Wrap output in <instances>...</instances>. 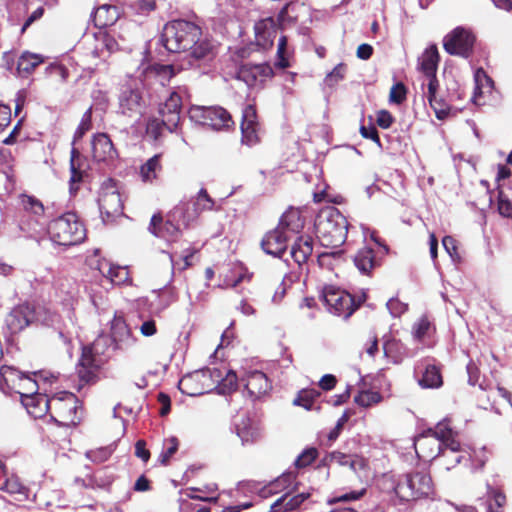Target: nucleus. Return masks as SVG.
<instances>
[{
  "mask_svg": "<svg viewBox=\"0 0 512 512\" xmlns=\"http://www.w3.org/2000/svg\"><path fill=\"white\" fill-rule=\"evenodd\" d=\"M111 333L115 341H123L129 337V328L122 317H114L111 322Z\"/></svg>",
  "mask_w": 512,
  "mask_h": 512,
  "instance_id": "43",
  "label": "nucleus"
},
{
  "mask_svg": "<svg viewBox=\"0 0 512 512\" xmlns=\"http://www.w3.org/2000/svg\"><path fill=\"white\" fill-rule=\"evenodd\" d=\"M315 228L319 241L325 247H339L345 242L347 220L334 207H326L319 212Z\"/></svg>",
  "mask_w": 512,
  "mask_h": 512,
  "instance_id": "2",
  "label": "nucleus"
},
{
  "mask_svg": "<svg viewBox=\"0 0 512 512\" xmlns=\"http://www.w3.org/2000/svg\"><path fill=\"white\" fill-rule=\"evenodd\" d=\"M498 211L502 216L512 218V203L502 192L499 193L498 197Z\"/></svg>",
  "mask_w": 512,
  "mask_h": 512,
  "instance_id": "53",
  "label": "nucleus"
},
{
  "mask_svg": "<svg viewBox=\"0 0 512 512\" xmlns=\"http://www.w3.org/2000/svg\"><path fill=\"white\" fill-rule=\"evenodd\" d=\"M51 239L60 245H75L85 238V229L74 213H66L49 226Z\"/></svg>",
  "mask_w": 512,
  "mask_h": 512,
  "instance_id": "5",
  "label": "nucleus"
},
{
  "mask_svg": "<svg viewBox=\"0 0 512 512\" xmlns=\"http://www.w3.org/2000/svg\"><path fill=\"white\" fill-rule=\"evenodd\" d=\"M95 359L93 355V351L91 347H84L82 350V355L79 361L80 369L78 371L79 376L85 380L89 381L92 377L93 371L92 369L95 367Z\"/></svg>",
  "mask_w": 512,
  "mask_h": 512,
  "instance_id": "35",
  "label": "nucleus"
},
{
  "mask_svg": "<svg viewBox=\"0 0 512 512\" xmlns=\"http://www.w3.org/2000/svg\"><path fill=\"white\" fill-rule=\"evenodd\" d=\"M165 124L162 121L153 119L147 124V134L154 140H157L161 134L162 128Z\"/></svg>",
  "mask_w": 512,
  "mask_h": 512,
  "instance_id": "55",
  "label": "nucleus"
},
{
  "mask_svg": "<svg viewBox=\"0 0 512 512\" xmlns=\"http://www.w3.org/2000/svg\"><path fill=\"white\" fill-rule=\"evenodd\" d=\"M44 60L41 54L25 51L18 59L17 72L21 76H27L31 74L37 66L43 63Z\"/></svg>",
  "mask_w": 512,
  "mask_h": 512,
  "instance_id": "32",
  "label": "nucleus"
},
{
  "mask_svg": "<svg viewBox=\"0 0 512 512\" xmlns=\"http://www.w3.org/2000/svg\"><path fill=\"white\" fill-rule=\"evenodd\" d=\"M317 396L318 393L314 390H303L294 399L293 404L310 410L313 408V402Z\"/></svg>",
  "mask_w": 512,
  "mask_h": 512,
  "instance_id": "46",
  "label": "nucleus"
},
{
  "mask_svg": "<svg viewBox=\"0 0 512 512\" xmlns=\"http://www.w3.org/2000/svg\"><path fill=\"white\" fill-rule=\"evenodd\" d=\"M34 376L39 383V389L42 388L44 392H47L46 385L52 384L56 380V376L47 371H40L35 373Z\"/></svg>",
  "mask_w": 512,
  "mask_h": 512,
  "instance_id": "54",
  "label": "nucleus"
},
{
  "mask_svg": "<svg viewBox=\"0 0 512 512\" xmlns=\"http://www.w3.org/2000/svg\"><path fill=\"white\" fill-rule=\"evenodd\" d=\"M355 264L361 272H368L374 266L373 252L369 248H364L358 252L355 257Z\"/></svg>",
  "mask_w": 512,
  "mask_h": 512,
  "instance_id": "42",
  "label": "nucleus"
},
{
  "mask_svg": "<svg viewBox=\"0 0 512 512\" xmlns=\"http://www.w3.org/2000/svg\"><path fill=\"white\" fill-rule=\"evenodd\" d=\"M80 409L79 401L72 393L61 392L51 398V415L63 425L76 424L80 420Z\"/></svg>",
  "mask_w": 512,
  "mask_h": 512,
  "instance_id": "7",
  "label": "nucleus"
},
{
  "mask_svg": "<svg viewBox=\"0 0 512 512\" xmlns=\"http://www.w3.org/2000/svg\"><path fill=\"white\" fill-rule=\"evenodd\" d=\"M95 47L92 51L95 57H103L105 52L111 54L119 50L120 46L115 36L107 32L94 35Z\"/></svg>",
  "mask_w": 512,
  "mask_h": 512,
  "instance_id": "26",
  "label": "nucleus"
},
{
  "mask_svg": "<svg viewBox=\"0 0 512 512\" xmlns=\"http://www.w3.org/2000/svg\"><path fill=\"white\" fill-rule=\"evenodd\" d=\"M139 329L144 337H151L157 333L156 322L152 319L144 321Z\"/></svg>",
  "mask_w": 512,
  "mask_h": 512,
  "instance_id": "60",
  "label": "nucleus"
},
{
  "mask_svg": "<svg viewBox=\"0 0 512 512\" xmlns=\"http://www.w3.org/2000/svg\"><path fill=\"white\" fill-rule=\"evenodd\" d=\"M288 238L289 235L277 227L264 236L261 245L267 254L279 257L286 250Z\"/></svg>",
  "mask_w": 512,
  "mask_h": 512,
  "instance_id": "19",
  "label": "nucleus"
},
{
  "mask_svg": "<svg viewBox=\"0 0 512 512\" xmlns=\"http://www.w3.org/2000/svg\"><path fill=\"white\" fill-rule=\"evenodd\" d=\"M1 490L14 496L17 501H24L28 498L27 489L18 478H9L1 486Z\"/></svg>",
  "mask_w": 512,
  "mask_h": 512,
  "instance_id": "37",
  "label": "nucleus"
},
{
  "mask_svg": "<svg viewBox=\"0 0 512 512\" xmlns=\"http://www.w3.org/2000/svg\"><path fill=\"white\" fill-rule=\"evenodd\" d=\"M214 371H219L221 373V377L219 379V382L216 383L215 387H218L219 391L221 393H227L230 391H233L237 387V376L235 372L227 370L224 368L221 369H215Z\"/></svg>",
  "mask_w": 512,
  "mask_h": 512,
  "instance_id": "38",
  "label": "nucleus"
},
{
  "mask_svg": "<svg viewBox=\"0 0 512 512\" xmlns=\"http://www.w3.org/2000/svg\"><path fill=\"white\" fill-rule=\"evenodd\" d=\"M236 433L242 444L253 443L261 437L259 424L250 418H243L239 421L236 425Z\"/></svg>",
  "mask_w": 512,
  "mask_h": 512,
  "instance_id": "25",
  "label": "nucleus"
},
{
  "mask_svg": "<svg viewBox=\"0 0 512 512\" xmlns=\"http://www.w3.org/2000/svg\"><path fill=\"white\" fill-rule=\"evenodd\" d=\"M201 36V30L191 22L177 20L169 22L163 29L162 39L170 52L187 51Z\"/></svg>",
  "mask_w": 512,
  "mask_h": 512,
  "instance_id": "4",
  "label": "nucleus"
},
{
  "mask_svg": "<svg viewBox=\"0 0 512 512\" xmlns=\"http://www.w3.org/2000/svg\"><path fill=\"white\" fill-rule=\"evenodd\" d=\"M383 488H391L395 496L401 501H412L428 497L433 492L431 477L427 473L418 471L404 474L398 479L385 477Z\"/></svg>",
  "mask_w": 512,
  "mask_h": 512,
  "instance_id": "1",
  "label": "nucleus"
},
{
  "mask_svg": "<svg viewBox=\"0 0 512 512\" xmlns=\"http://www.w3.org/2000/svg\"><path fill=\"white\" fill-rule=\"evenodd\" d=\"M182 100L178 93L172 92L169 97L160 105L159 113L163 118V123L168 130L176 129L180 121V112Z\"/></svg>",
  "mask_w": 512,
  "mask_h": 512,
  "instance_id": "17",
  "label": "nucleus"
},
{
  "mask_svg": "<svg viewBox=\"0 0 512 512\" xmlns=\"http://www.w3.org/2000/svg\"><path fill=\"white\" fill-rule=\"evenodd\" d=\"M256 42L259 46L266 49L271 47L276 37L277 30L274 27L272 19H265L255 25Z\"/></svg>",
  "mask_w": 512,
  "mask_h": 512,
  "instance_id": "27",
  "label": "nucleus"
},
{
  "mask_svg": "<svg viewBox=\"0 0 512 512\" xmlns=\"http://www.w3.org/2000/svg\"><path fill=\"white\" fill-rule=\"evenodd\" d=\"M317 457V451L314 448H309L303 451L295 461L297 467H306L311 464Z\"/></svg>",
  "mask_w": 512,
  "mask_h": 512,
  "instance_id": "49",
  "label": "nucleus"
},
{
  "mask_svg": "<svg viewBox=\"0 0 512 512\" xmlns=\"http://www.w3.org/2000/svg\"><path fill=\"white\" fill-rule=\"evenodd\" d=\"M309 493H299L296 495L285 494L279 498L272 506L270 512H288L299 507L308 497Z\"/></svg>",
  "mask_w": 512,
  "mask_h": 512,
  "instance_id": "29",
  "label": "nucleus"
},
{
  "mask_svg": "<svg viewBox=\"0 0 512 512\" xmlns=\"http://www.w3.org/2000/svg\"><path fill=\"white\" fill-rule=\"evenodd\" d=\"M245 388L253 397H261L265 395L271 388L266 375L260 371H251L247 373L243 379Z\"/></svg>",
  "mask_w": 512,
  "mask_h": 512,
  "instance_id": "22",
  "label": "nucleus"
},
{
  "mask_svg": "<svg viewBox=\"0 0 512 512\" xmlns=\"http://www.w3.org/2000/svg\"><path fill=\"white\" fill-rule=\"evenodd\" d=\"M419 383L424 388L440 387L442 385V377L439 370L434 366L427 367Z\"/></svg>",
  "mask_w": 512,
  "mask_h": 512,
  "instance_id": "41",
  "label": "nucleus"
},
{
  "mask_svg": "<svg viewBox=\"0 0 512 512\" xmlns=\"http://www.w3.org/2000/svg\"><path fill=\"white\" fill-rule=\"evenodd\" d=\"M304 226V220L298 209L290 208L282 216L279 228H282L286 234L299 233Z\"/></svg>",
  "mask_w": 512,
  "mask_h": 512,
  "instance_id": "28",
  "label": "nucleus"
},
{
  "mask_svg": "<svg viewBox=\"0 0 512 512\" xmlns=\"http://www.w3.org/2000/svg\"><path fill=\"white\" fill-rule=\"evenodd\" d=\"M91 127V116L90 113L87 112L82 117V120L75 132V136L81 138Z\"/></svg>",
  "mask_w": 512,
  "mask_h": 512,
  "instance_id": "62",
  "label": "nucleus"
},
{
  "mask_svg": "<svg viewBox=\"0 0 512 512\" xmlns=\"http://www.w3.org/2000/svg\"><path fill=\"white\" fill-rule=\"evenodd\" d=\"M444 446V453L460 452V443L446 423H439L435 430L428 434L418 437L415 441V449L419 456L425 459L435 458Z\"/></svg>",
  "mask_w": 512,
  "mask_h": 512,
  "instance_id": "3",
  "label": "nucleus"
},
{
  "mask_svg": "<svg viewBox=\"0 0 512 512\" xmlns=\"http://www.w3.org/2000/svg\"><path fill=\"white\" fill-rule=\"evenodd\" d=\"M312 250V239L308 236H301L293 244L291 255L298 264H301L312 254Z\"/></svg>",
  "mask_w": 512,
  "mask_h": 512,
  "instance_id": "33",
  "label": "nucleus"
},
{
  "mask_svg": "<svg viewBox=\"0 0 512 512\" xmlns=\"http://www.w3.org/2000/svg\"><path fill=\"white\" fill-rule=\"evenodd\" d=\"M25 209L33 212L34 214H41L43 212V205L36 199L25 196L22 200Z\"/></svg>",
  "mask_w": 512,
  "mask_h": 512,
  "instance_id": "56",
  "label": "nucleus"
},
{
  "mask_svg": "<svg viewBox=\"0 0 512 512\" xmlns=\"http://www.w3.org/2000/svg\"><path fill=\"white\" fill-rule=\"evenodd\" d=\"M1 374L7 385L20 395L21 402L23 398H28L39 390V383L35 378H31L14 368L3 367Z\"/></svg>",
  "mask_w": 512,
  "mask_h": 512,
  "instance_id": "11",
  "label": "nucleus"
},
{
  "mask_svg": "<svg viewBox=\"0 0 512 512\" xmlns=\"http://www.w3.org/2000/svg\"><path fill=\"white\" fill-rule=\"evenodd\" d=\"M346 72V66L342 63L338 64L330 73L326 76V83L330 86L336 84L344 78Z\"/></svg>",
  "mask_w": 512,
  "mask_h": 512,
  "instance_id": "50",
  "label": "nucleus"
},
{
  "mask_svg": "<svg viewBox=\"0 0 512 512\" xmlns=\"http://www.w3.org/2000/svg\"><path fill=\"white\" fill-rule=\"evenodd\" d=\"M135 455L142 461L147 462L150 458V452L146 449L144 440H138L135 444Z\"/></svg>",
  "mask_w": 512,
  "mask_h": 512,
  "instance_id": "63",
  "label": "nucleus"
},
{
  "mask_svg": "<svg viewBox=\"0 0 512 512\" xmlns=\"http://www.w3.org/2000/svg\"><path fill=\"white\" fill-rule=\"evenodd\" d=\"M242 141L247 145H253L258 141V122L256 110L252 105H247L243 110L242 122Z\"/></svg>",
  "mask_w": 512,
  "mask_h": 512,
  "instance_id": "20",
  "label": "nucleus"
},
{
  "mask_svg": "<svg viewBox=\"0 0 512 512\" xmlns=\"http://www.w3.org/2000/svg\"><path fill=\"white\" fill-rule=\"evenodd\" d=\"M99 207L101 212L105 213L108 217L121 214L122 212V200L115 182L111 179L105 181L102 185Z\"/></svg>",
  "mask_w": 512,
  "mask_h": 512,
  "instance_id": "13",
  "label": "nucleus"
},
{
  "mask_svg": "<svg viewBox=\"0 0 512 512\" xmlns=\"http://www.w3.org/2000/svg\"><path fill=\"white\" fill-rule=\"evenodd\" d=\"M142 107V98L137 90L125 88L119 97V109L122 114H139Z\"/></svg>",
  "mask_w": 512,
  "mask_h": 512,
  "instance_id": "23",
  "label": "nucleus"
},
{
  "mask_svg": "<svg viewBox=\"0 0 512 512\" xmlns=\"http://www.w3.org/2000/svg\"><path fill=\"white\" fill-rule=\"evenodd\" d=\"M430 322L427 318L421 317L413 326V335L417 339H421L426 336L430 330Z\"/></svg>",
  "mask_w": 512,
  "mask_h": 512,
  "instance_id": "48",
  "label": "nucleus"
},
{
  "mask_svg": "<svg viewBox=\"0 0 512 512\" xmlns=\"http://www.w3.org/2000/svg\"><path fill=\"white\" fill-rule=\"evenodd\" d=\"M475 88L472 95V102L475 105L482 106L490 102L494 93L492 79L483 69H477L474 74Z\"/></svg>",
  "mask_w": 512,
  "mask_h": 512,
  "instance_id": "18",
  "label": "nucleus"
},
{
  "mask_svg": "<svg viewBox=\"0 0 512 512\" xmlns=\"http://www.w3.org/2000/svg\"><path fill=\"white\" fill-rule=\"evenodd\" d=\"M99 272L110 282L116 285L131 284V278L127 267L116 265L106 259L98 262Z\"/></svg>",
  "mask_w": 512,
  "mask_h": 512,
  "instance_id": "21",
  "label": "nucleus"
},
{
  "mask_svg": "<svg viewBox=\"0 0 512 512\" xmlns=\"http://www.w3.org/2000/svg\"><path fill=\"white\" fill-rule=\"evenodd\" d=\"M22 404L31 416L40 418L50 411L51 399H48L45 394L36 393L28 398H23Z\"/></svg>",
  "mask_w": 512,
  "mask_h": 512,
  "instance_id": "24",
  "label": "nucleus"
},
{
  "mask_svg": "<svg viewBox=\"0 0 512 512\" xmlns=\"http://www.w3.org/2000/svg\"><path fill=\"white\" fill-rule=\"evenodd\" d=\"M167 449L163 451L159 456V461L162 465H166L172 455H174L178 449V440L175 437H171L166 440Z\"/></svg>",
  "mask_w": 512,
  "mask_h": 512,
  "instance_id": "47",
  "label": "nucleus"
},
{
  "mask_svg": "<svg viewBox=\"0 0 512 512\" xmlns=\"http://www.w3.org/2000/svg\"><path fill=\"white\" fill-rule=\"evenodd\" d=\"M476 41L475 35L463 27H457L448 33L443 40L445 51L451 55L469 57Z\"/></svg>",
  "mask_w": 512,
  "mask_h": 512,
  "instance_id": "10",
  "label": "nucleus"
},
{
  "mask_svg": "<svg viewBox=\"0 0 512 512\" xmlns=\"http://www.w3.org/2000/svg\"><path fill=\"white\" fill-rule=\"evenodd\" d=\"M91 157L96 162L110 163L117 157L114 145L105 133H98L91 140Z\"/></svg>",
  "mask_w": 512,
  "mask_h": 512,
  "instance_id": "15",
  "label": "nucleus"
},
{
  "mask_svg": "<svg viewBox=\"0 0 512 512\" xmlns=\"http://www.w3.org/2000/svg\"><path fill=\"white\" fill-rule=\"evenodd\" d=\"M376 122L381 128L387 129L392 125L393 117L388 111L380 110L377 113Z\"/></svg>",
  "mask_w": 512,
  "mask_h": 512,
  "instance_id": "59",
  "label": "nucleus"
},
{
  "mask_svg": "<svg viewBox=\"0 0 512 512\" xmlns=\"http://www.w3.org/2000/svg\"><path fill=\"white\" fill-rule=\"evenodd\" d=\"M439 61V54L435 45L429 46L420 58L421 70L427 75L432 76L435 74Z\"/></svg>",
  "mask_w": 512,
  "mask_h": 512,
  "instance_id": "34",
  "label": "nucleus"
},
{
  "mask_svg": "<svg viewBox=\"0 0 512 512\" xmlns=\"http://www.w3.org/2000/svg\"><path fill=\"white\" fill-rule=\"evenodd\" d=\"M221 373L210 369L197 370L189 373L179 381V389L189 396L201 395L215 388L219 382Z\"/></svg>",
  "mask_w": 512,
  "mask_h": 512,
  "instance_id": "6",
  "label": "nucleus"
},
{
  "mask_svg": "<svg viewBox=\"0 0 512 512\" xmlns=\"http://www.w3.org/2000/svg\"><path fill=\"white\" fill-rule=\"evenodd\" d=\"M382 401V396L379 392L374 390H362L355 397L354 402L364 408L371 407Z\"/></svg>",
  "mask_w": 512,
  "mask_h": 512,
  "instance_id": "40",
  "label": "nucleus"
},
{
  "mask_svg": "<svg viewBox=\"0 0 512 512\" xmlns=\"http://www.w3.org/2000/svg\"><path fill=\"white\" fill-rule=\"evenodd\" d=\"M273 76V70L268 64H247L238 71V78L249 87H259Z\"/></svg>",
  "mask_w": 512,
  "mask_h": 512,
  "instance_id": "14",
  "label": "nucleus"
},
{
  "mask_svg": "<svg viewBox=\"0 0 512 512\" xmlns=\"http://www.w3.org/2000/svg\"><path fill=\"white\" fill-rule=\"evenodd\" d=\"M143 75L146 80H156L164 85L175 75V71L171 65L153 64L143 70Z\"/></svg>",
  "mask_w": 512,
  "mask_h": 512,
  "instance_id": "31",
  "label": "nucleus"
},
{
  "mask_svg": "<svg viewBox=\"0 0 512 512\" xmlns=\"http://www.w3.org/2000/svg\"><path fill=\"white\" fill-rule=\"evenodd\" d=\"M120 17V11L116 6L104 4L99 6L94 13V22L99 27L114 25Z\"/></svg>",
  "mask_w": 512,
  "mask_h": 512,
  "instance_id": "30",
  "label": "nucleus"
},
{
  "mask_svg": "<svg viewBox=\"0 0 512 512\" xmlns=\"http://www.w3.org/2000/svg\"><path fill=\"white\" fill-rule=\"evenodd\" d=\"M387 308L393 316H400L407 310V304L398 298H391L387 302Z\"/></svg>",
  "mask_w": 512,
  "mask_h": 512,
  "instance_id": "52",
  "label": "nucleus"
},
{
  "mask_svg": "<svg viewBox=\"0 0 512 512\" xmlns=\"http://www.w3.org/2000/svg\"><path fill=\"white\" fill-rule=\"evenodd\" d=\"M365 491H366L365 488H362L361 490H358V491H352L350 493L343 494L336 499L330 500L329 502L335 503V502H347V501L358 500L365 494Z\"/></svg>",
  "mask_w": 512,
  "mask_h": 512,
  "instance_id": "58",
  "label": "nucleus"
},
{
  "mask_svg": "<svg viewBox=\"0 0 512 512\" xmlns=\"http://www.w3.org/2000/svg\"><path fill=\"white\" fill-rule=\"evenodd\" d=\"M78 158H79V153L73 149L72 153H71V163H70V168H71L70 190L71 191L76 190L77 188L75 187V185L80 183L82 180V172L78 169Z\"/></svg>",
  "mask_w": 512,
  "mask_h": 512,
  "instance_id": "45",
  "label": "nucleus"
},
{
  "mask_svg": "<svg viewBox=\"0 0 512 512\" xmlns=\"http://www.w3.org/2000/svg\"><path fill=\"white\" fill-rule=\"evenodd\" d=\"M406 98V89L403 84L397 83L392 86L389 93V100L392 103L400 104Z\"/></svg>",
  "mask_w": 512,
  "mask_h": 512,
  "instance_id": "51",
  "label": "nucleus"
},
{
  "mask_svg": "<svg viewBox=\"0 0 512 512\" xmlns=\"http://www.w3.org/2000/svg\"><path fill=\"white\" fill-rule=\"evenodd\" d=\"M189 117L195 123L206 125L214 130L227 129L233 125L231 115L222 107L192 106Z\"/></svg>",
  "mask_w": 512,
  "mask_h": 512,
  "instance_id": "9",
  "label": "nucleus"
},
{
  "mask_svg": "<svg viewBox=\"0 0 512 512\" xmlns=\"http://www.w3.org/2000/svg\"><path fill=\"white\" fill-rule=\"evenodd\" d=\"M11 121V110L8 106L0 105V132H2Z\"/></svg>",
  "mask_w": 512,
  "mask_h": 512,
  "instance_id": "64",
  "label": "nucleus"
},
{
  "mask_svg": "<svg viewBox=\"0 0 512 512\" xmlns=\"http://www.w3.org/2000/svg\"><path fill=\"white\" fill-rule=\"evenodd\" d=\"M323 300L330 312L348 318L355 310L353 298L349 293L335 286H327L323 291Z\"/></svg>",
  "mask_w": 512,
  "mask_h": 512,
  "instance_id": "12",
  "label": "nucleus"
},
{
  "mask_svg": "<svg viewBox=\"0 0 512 512\" xmlns=\"http://www.w3.org/2000/svg\"><path fill=\"white\" fill-rule=\"evenodd\" d=\"M287 40L285 37H281L279 39L278 43V49H277V55H278V62L277 66L280 68H286L289 66L288 61L284 57L285 49H286Z\"/></svg>",
  "mask_w": 512,
  "mask_h": 512,
  "instance_id": "57",
  "label": "nucleus"
},
{
  "mask_svg": "<svg viewBox=\"0 0 512 512\" xmlns=\"http://www.w3.org/2000/svg\"><path fill=\"white\" fill-rule=\"evenodd\" d=\"M161 170L160 156L151 157L145 164L141 166L140 175L144 182H152L157 178L158 172Z\"/></svg>",
  "mask_w": 512,
  "mask_h": 512,
  "instance_id": "36",
  "label": "nucleus"
},
{
  "mask_svg": "<svg viewBox=\"0 0 512 512\" xmlns=\"http://www.w3.org/2000/svg\"><path fill=\"white\" fill-rule=\"evenodd\" d=\"M36 318L32 305L24 303L12 309L6 318V324L12 333L19 332L32 323Z\"/></svg>",
  "mask_w": 512,
  "mask_h": 512,
  "instance_id": "16",
  "label": "nucleus"
},
{
  "mask_svg": "<svg viewBox=\"0 0 512 512\" xmlns=\"http://www.w3.org/2000/svg\"><path fill=\"white\" fill-rule=\"evenodd\" d=\"M442 245L451 258L458 257L456 241L451 236H445L442 239Z\"/></svg>",
  "mask_w": 512,
  "mask_h": 512,
  "instance_id": "61",
  "label": "nucleus"
},
{
  "mask_svg": "<svg viewBox=\"0 0 512 512\" xmlns=\"http://www.w3.org/2000/svg\"><path fill=\"white\" fill-rule=\"evenodd\" d=\"M188 50H190V53L194 58L202 59L210 54L212 50V45L208 40L201 38V36H199L197 41Z\"/></svg>",
  "mask_w": 512,
  "mask_h": 512,
  "instance_id": "44",
  "label": "nucleus"
},
{
  "mask_svg": "<svg viewBox=\"0 0 512 512\" xmlns=\"http://www.w3.org/2000/svg\"><path fill=\"white\" fill-rule=\"evenodd\" d=\"M323 463L328 468H349L361 483L366 482L371 474L367 460L359 455L333 451L323 458Z\"/></svg>",
  "mask_w": 512,
  "mask_h": 512,
  "instance_id": "8",
  "label": "nucleus"
},
{
  "mask_svg": "<svg viewBox=\"0 0 512 512\" xmlns=\"http://www.w3.org/2000/svg\"><path fill=\"white\" fill-rule=\"evenodd\" d=\"M428 78H429V82H428L427 97H428L429 103H430L431 107L433 108V110L436 114V117L441 120L445 119L446 118V110L444 108L437 107L438 98L436 96V90H437L438 83L435 78V74H433L432 76H428Z\"/></svg>",
  "mask_w": 512,
  "mask_h": 512,
  "instance_id": "39",
  "label": "nucleus"
}]
</instances>
